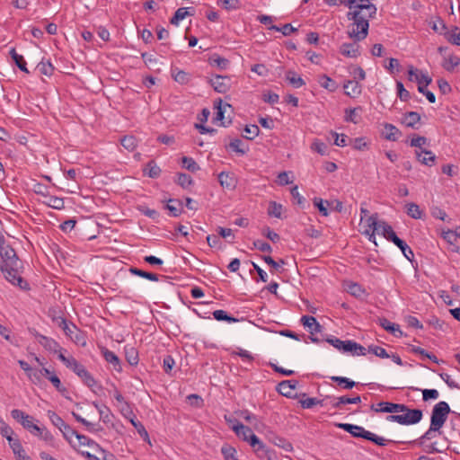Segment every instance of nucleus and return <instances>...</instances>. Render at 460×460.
I'll list each match as a JSON object with an SVG mask.
<instances>
[{
	"mask_svg": "<svg viewBox=\"0 0 460 460\" xmlns=\"http://www.w3.org/2000/svg\"><path fill=\"white\" fill-rule=\"evenodd\" d=\"M380 325L386 331L393 333L395 337H399L402 334L398 324L393 323L385 318L380 319Z\"/></svg>",
	"mask_w": 460,
	"mask_h": 460,
	"instance_id": "nucleus-37",
	"label": "nucleus"
},
{
	"mask_svg": "<svg viewBox=\"0 0 460 460\" xmlns=\"http://www.w3.org/2000/svg\"><path fill=\"white\" fill-rule=\"evenodd\" d=\"M37 68H38V70L40 71V74H42L44 75H47V76L51 75L53 71H54V67H53L52 64L49 61H47V62L41 61V62H40L38 66H37Z\"/></svg>",
	"mask_w": 460,
	"mask_h": 460,
	"instance_id": "nucleus-54",
	"label": "nucleus"
},
{
	"mask_svg": "<svg viewBox=\"0 0 460 460\" xmlns=\"http://www.w3.org/2000/svg\"><path fill=\"white\" fill-rule=\"evenodd\" d=\"M144 173L150 178H157L161 174V169L154 161H150L145 167Z\"/></svg>",
	"mask_w": 460,
	"mask_h": 460,
	"instance_id": "nucleus-42",
	"label": "nucleus"
},
{
	"mask_svg": "<svg viewBox=\"0 0 460 460\" xmlns=\"http://www.w3.org/2000/svg\"><path fill=\"white\" fill-rule=\"evenodd\" d=\"M47 206L55 209H62L65 207V201L62 198L48 195L43 201Z\"/></svg>",
	"mask_w": 460,
	"mask_h": 460,
	"instance_id": "nucleus-40",
	"label": "nucleus"
},
{
	"mask_svg": "<svg viewBox=\"0 0 460 460\" xmlns=\"http://www.w3.org/2000/svg\"><path fill=\"white\" fill-rule=\"evenodd\" d=\"M221 453L226 460H237L235 457L236 450L231 446H223L221 448Z\"/></svg>",
	"mask_w": 460,
	"mask_h": 460,
	"instance_id": "nucleus-58",
	"label": "nucleus"
},
{
	"mask_svg": "<svg viewBox=\"0 0 460 460\" xmlns=\"http://www.w3.org/2000/svg\"><path fill=\"white\" fill-rule=\"evenodd\" d=\"M345 290L356 297H361L366 295L365 288L358 283L353 281H345L344 282Z\"/></svg>",
	"mask_w": 460,
	"mask_h": 460,
	"instance_id": "nucleus-23",
	"label": "nucleus"
},
{
	"mask_svg": "<svg viewBox=\"0 0 460 460\" xmlns=\"http://www.w3.org/2000/svg\"><path fill=\"white\" fill-rule=\"evenodd\" d=\"M270 30L280 31L284 36H289L292 32L296 31V29L294 28L290 23L284 24L282 27L272 25L270 27Z\"/></svg>",
	"mask_w": 460,
	"mask_h": 460,
	"instance_id": "nucleus-60",
	"label": "nucleus"
},
{
	"mask_svg": "<svg viewBox=\"0 0 460 460\" xmlns=\"http://www.w3.org/2000/svg\"><path fill=\"white\" fill-rule=\"evenodd\" d=\"M250 446L253 448V451L260 458H267L270 459V453L271 451L267 447V446L260 440V438L257 437V442L253 443L252 442Z\"/></svg>",
	"mask_w": 460,
	"mask_h": 460,
	"instance_id": "nucleus-20",
	"label": "nucleus"
},
{
	"mask_svg": "<svg viewBox=\"0 0 460 460\" xmlns=\"http://www.w3.org/2000/svg\"><path fill=\"white\" fill-rule=\"evenodd\" d=\"M415 155L417 160L424 165L427 166H432L435 164L436 162V155L435 154L427 149H416L415 150Z\"/></svg>",
	"mask_w": 460,
	"mask_h": 460,
	"instance_id": "nucleus-15",
	"label": "nucleus"
},
{
	"mask_svg": "<svg viewBox=\"0 0 460 460\" xmlns=\"http://www.w3.org/2000/svg\"><path fill=\"white\" fill-rule=\"evenodd\" d=\"M30 332L37 339L38 342L47 350L53 352L58 356V354L63 353V348H61L58 342H57L54 339L42 335L35 330H30Z\"/></svg>",
	"mask_w": 460,
	"mask_h": 460,
	"instance_id": "nucleus-7",
	"label": "nucleus"
},
{
	"mask_svg": "<svg viewBox=\"0 0 460 460\" xmlns=\"http://www.w3.org/2000/svg\"><path fill=\"white\" fill-rule=\"evenodd\" d=\"M49 381L61 394L65 395L67 393V389L62 385L59 377L56 374L50 376Z\"/></svg>",
	"mask_w": 460,
	"mask_h": 460,
	"instance_id": "nucleus-63",
	"label": "nucleus"
},
{
	"mask_svg": "<svg viewBox=\"0 0 460 460\" xmlns=\"http://www.w3.org/2000/svg\"><path fill=\"white\" fill-rule=\"evenodd\" d=\"M460 65V57L450 54L443 58L442 66L445 70L452 72Z\"/></svg>",
	"mask_w": 460,
	"mask_h": 460,
	"instance_id": "nucleus-26",
	"label": "nucleus"
},
{
	"mask_svg": "<svg viewBox=\"0 0 460 460\" xmlns=\"http://www.w3.org/2000/svg\"><path fill=\"white\" fill-rule=\"evenodd\" d=\"M215 108L217 109V114H216V119L219 120L221 122L222 126H226L231 123V120H226L225 119V112L226 111V109H230L231 105L226 103L222 105V101L219 100V102L215 103Z\"/></svg>",
	"mask_w": 460,
	"mask_h": 460,
	"instance_id": "nucleus-28",
	"label": "nucleus"
},
{
	"mask_svg": "<svg viewBox=\"0 0 460 460\" xmlns=\"http://www.w3.org/2000/svg\"><path fill=\"white\" fill-rule=\"evenodd\" d=\"M324 400H318L314 397H307L300 400V404L304 409H311L315 405H323Z\"/></svg>",
	"mask_w": 460,
	"mask_h": 460,
	"instance_id": "nucleus-46",
	"label": "nucleus"
},
{
	"mask_svg": "<svg viewBox=\"0 0 460 460\" xmlns=\"http://www.w3.org/2000/svg\"><path fill=\"white\" fill-rule=\"evenodd\" d=\"M376 233L382 234L386 240L392 243L394 241V237H397L393 227L383 220L380 221Z\"/></svg>",
	"mask_w": 460,
	"mask_h": 460,
	"instance_id": "nucleus-25",
	"label": "nucleus"
},
{
	"mask_svg": "<svg viewBox=\"0 0 460 460\" xmlns=\"http://www.w3.org/2000/svg\"><path fill=\"white\" fill-rule=\"evenodd\" d=\"M190 15H193V10L190 11V8L188 7H180L175 11L174 15L172 17L170 22L177 26L181 21L184 20L187 16Z\"/></svg>",
	"mask_w": 460,
	"mask_h": 460,
	"instance_id": "nucleus-30",
	"label": "nucleus"
},
{
	"mask_svg": "<svg viewBox=\"0 0 460 460\" xmlns=\"http://www.w3.org/2000/svg\"><path fill=\"white\" fill-rule=\"evenodd\" d=\"M130 423L144 439H148L149 437L146 428L139 420H137V418L135 420H131Z\"/></svg>",
	"mask_w": 460,
	"mask_h": 460,
	"instance_id": "nucleus-62",
	"label": "nucleus"
},
{
	"mask_svg": "<svg viewBox=\"0 0 460 460\" xmlns=\"http://www.w3.org/2000/svg\"><path fill=\"white\" fill-rule=\"evenodd\" d=\"M450 412V407L448 403L445 401H440L436 403L432 409L431 416H430V424H432V429L438 427L441 429Z\"/></svg>",
	"mask_w": 460,
	"mask_h": 460,
	"instance_id": "nucleus-5",
	"label": "nucleus"
},
{
	"mask_svg": "<svg viewBox=\"0 0 460 460\" xmlns=\"http://www.w3.org/2000/svg\"><path fill=\"white\" fill-rule=\"evenodd\" d=\"M379 223L378 215L375 213L370 215L360 224L364 228L362 234L367 236L368 240L373 243H376V233L378 230Z\"/></svg>",
	"mask_w": 460,
	"mask_h": 460,
	"instance_id": "nucleus-8",
	"label": "nucleus"
},
{
	"mask_svg": "<svg viewBox=\"0 0 460 460\" xmlns=\"http://www.w3.org/2000/svg\"><path fill=\"white\" fill-rule=\"evenodd\" d=\"M420 120V116L418 112L409 111L406 112L402 119V123L408 128H414L415 125Z\"/></svg>",
	"mask_w": 460,
	"mask_h": 460,
	"instance_id": "nucleus-33",
	"label": "nucleus"
},
{
	"mask_svg": "<svg viewBox=\"0 0 460 460\" xmlns=\"http://www.w3.org/2000/svg\"><path fill=\"white\" fill-rule=\"evenodd\" d=\"M124 351L128 364L131 366L137 365L139 360L137 350L133 346L127 345L124 347Z\"/></svg>",
	"mask_w": 460,
	"mask_h": 460,
	"instance_id": "nucleus-36",
	"label": "nucleus"
},
{
	"mask_svg": "<svg viewBox=\"0 0 460 460\" xmlns=\"http://www.w3.org/2000/svg\"><path fill=\"white\" fill-rule=\"evenodd\" d=\"M58 359L71 371H73L82 382L88 386L94 394L102 390L101 384L95 380L93 375L77 361L73 356H66L64 353L58 354Z\"/></svg>",
	"mask_w": 460,
	"mask_h": 460,
	"instance_id": "nucleus-3",
	"label": "nucleus"
},
{
	"mask_svg": "<svg viewBox=\"0 0 460 460\" xmlns=\"http://www.w3.org/2000/svg\"><path fill=\"white\" fill-rule=\"evenodd\" d=\"M332 136L334 137V145L337 146H346L348 145L349 137L345 134H339L332 131Z\"/></svg>",
	"mask_w": 460,
	"mask_h": 460,
	"instance_id": "nucleus-59",
	"label": "nucleus"
},
{
	"mask_svg": "<svg viewBox=\"0 0 460 460\" xmlns=\"http://www.w3.org/2000/svg\"><path fill=\"white\" fill-rule=\"evenodd\" d=\"M11 416L17 421H19L22 426L26 429L32 435L36 436L37 433H40V429L41 427L34 423L33 417L26 414L22 410L14 409L11 411Z\"/></svg>",
	"mask_w": 460,
	"mask_h": 460,
	"instance_id": "nucleus-6",
	"label": "nucleus"
},
{
	"mask_svg": "<svg viewBox=\"0 0 460 460\" xmlns=\"http://www.w3.org/2000/svg\"><path fill=\"white\" fill-rule=\"evenodd\" d=\"M213 316L217 321H226L230 323L238 322V319L228 315L225 310L221 309L214 311Z\"/></svg>",
	"mask_w": 460,
	"mask_h": 460,
	"instance_id": "nucleus-48",
	"label": "nucleus"
},
{
	"mask_svg": "<svg viewBox=\"0 0 460 460\" xmlns=\"http://www.w3.org/2000/svg\"><path fill=\"white\" fill-rule=\"evenodd\" d=\"M177 183L183 189H187L193 183V180L186 173H178Z\"/></svg>",
	"mask_w": 460,
	"mask_h": 460,
	"instance_id": "nucleus-56",
	"label": "nucleus"
},
{
	"mask_svg": "<svg viewBox=\"0 0 460 460\" xmlns=\"http://www.w3.org/2000/svg\"><path fill=\"white\" fill-rule=\"evenodd\" d=\"M360 41L352 40L351 42H344L339 47V52L346 58H357L361 55Z\"/></svg>",
	"mask_w": 460,
	"mask_h": 460,
	"instance_id": "nucleus-9",
	"label": "nucleus"
},
{
	"mask_svg": "<svg viewBox=\"0 0 460 460\" xmlns=\"http://www.w3.org/2000/svg\"><path fill=\"white\" fill-rule=\"evenodd\" d=\"M318 82L323 88L328 90L329 92L333 93L338 89L337 83L326 75H320Z\"/></svg>",
	"mask_w": 460,
	"mask_h": 460,
	"instance_id": "nucleus-35",
	"label": "nucleus"
},
{
	"mask_svg": "<svg viewBox=\"0 0 460 460\" xmlns=\"http://www.w3.org/2000/svg\"><path fill=\"white\" fill-rule=\"evenodd\" d=\"M338 428L349 432L355 438H362L367 439V436L370 435V431L366 430L363 427L353 425L349 423H338Z\"/></svg>",
	"mask_w": 460,
	"mask_h": 460,
	"instance_id": "nucleus-12",
	"label": "nucleus"
},
{
	"mask_svg": "<svg viewBox=\"0 0 460 460\" xmlns=\"http://www.w3.org/2000/svg\"><path fill=\"white\" fill-rule=\"evenodd\" d=\"M344 93L350 98H357L362 93L361 84L355 80H348L343 84Z\"/></svg>",
	"mask_w": 460,
	"mask_h": 460,
	"instance_id": "nucleus-18",
	"label": "nucleus"
},
{
	"mask_svg": "<svg viewBox=\"0 0 460 460\" xmlns=\"http://www.w3.org/2000/svg\"><path fill=\"white\" fill-rule=\"evenodd\" d=\"M361 402V398L359 395H357L355 397L349 398L347 396H340V397H333L332 398L331 404L332 408L335 409H341V405L343 404H357Z\"/></svg>",
	"mask_w": 460,
	"mask_h": 460,
	"instance_id": "nucleus-21",
	"label": "nucleus"
},
{
	"mask_svg": "<svg viewBox=\"0 0 460 460\" xmlns=\"http://www.w3.org/2000/svg\"><path fill=\"white\" fill-rule=\"evenodd\" d=\"M314 205L319 209L320 213L323 217H327L329 215V211L327 207L329 206V202L327 200H323L319 198H315L314 199Z\"/></svg>",
	"mask_w": 460,
	"mask_h": 460,
	"instance_id": "nucleus-52",
	"label": "nucleus"
},
{
	"mask_svg": "<svg viewBox=\"0 0 460 460\" xmlns=\"http://www.w3.org/2000/svg\"><path fill=\"white\" fill-rule=\"evenodd\" d=\"M367 350L381 358H390V355L386 352V350L384 348L379 347V346L371 345L368 347V349Z\"/></svg>",
	"mask_w": 460,
	"mask_h": 460,
	"instance_id": "nucleus-55",
	"label": "nucleus"
},
{
	"mask_svg": "<svg viewBox=\"0 0 460 460\" xmlns=\"http://www.w3.org/2000/svg\"><path fill=\"white\" fill-rule=\"evenodd\" d=\"M210 84L214 90L220 93H225L229 90V78L226 76L215 75L210 79Z\"/></svg>",
	"mask_w": 460,
	"mask_h": 460,
	"instance_id": "nucleus-17",
	"label": "nucleus"
},
{
	"mask_svg": "<svg viewBox=\"0 0 460 460\" xmlns=\"http://www.w3.org/2000/svg\"><path fill=\"white\" fill-rule=\"evenodd\" d=\"M431 28L434 31L443 36L445 35V32L447 31V29L444 21L440 18H437L435 21L432 22Z\"/></svg>",
	"mask_w": 460,
	"mask_h": 460,
	"instance_id": "nucleus-53",
	"label": "nucleus"
},
{
	"mask_svg": "<svg viewBox=\"0 0 460 460\" xmlns=\"http://www.w3.org/2000/svg\"><path fill=\"white\" fill-rule=\"evenodd\" d=\"M268 215L276 218H281L283 213V206L276 201H270L268 207Z\"/></svg>",
	"mask_w": 460,
	"mask_h": 460,
	"instance_id": "nucleus-41",
	"label": "nucleus"
},
{
	"mask_svg": "<svg viewBox=\"0 0 460 460\" xmlns=\"http://www.w3.org/2000/svg\"><path fill=\"white\" fill-rule=\"evenodd\" d=\"M233 430L238 438H242L243 441L248 442L249 444L252 442H257V436L253 433L252 429L241 422L234 424L233 426Z\"/></svg>",
	"mask_w": 460,
	"mask_h": 460,
	"instance_id": "nucleus-11",
	"label": "nucleus"
},
{
	"mask_svg": "<svg viewBox=\"0 0 460 460\" xmlns=\"http://www.w3.org/2000/svg\"><path fill=\"white\" fill-rule=\"evenodd\" d=\"M218 4L226 10H237L241 4L239 0H219Z\"/></svg>",
	"mask_w": 460,
	"mask_h": 460,
	"instance_id": "nucleus-51",
	"label": "nucleus"
},
{
	"mask_svg": "<svg viewBox=\"0 0 460 460\" xmlns=\"http://www.w3.org/2000/svg\"><path fill=\"white\" fill-rule=\"evenodd\" d=\"M9 54L12 58V59L14 61L15 65L22 71V72H25V73H29V70L27 68V63L24 59V58L18 54L15 50L14 48H12L9 51Z\"/></svg>",
	"mask_w": 460,
	"mask_h": 460,
	"instance_id": "nucleus-34",
	"label": "nucleus"
},
{
	"mask_svg": "<svg viewBox=\"0 0 460 460\" xmlns=\"http://www.w3.org/2000/svg\"><path fill=\"white\" fill-rule=\"evenodd\" d=\"M444 37L451 44L460 46V28L456 26L447 28Z\"/></svg>",
	"mask_w": 460,
	"mask_h": 460,
	"instance_id": "nucleus-31",
	"label": "nucleus"
},
{
	"mask_svg": "<svg viewBox=\"0 0 460 460\" xmlns=\"http://www.w3.org/2000/svg\"><path fill=\"white\" fill-rule=\"evenodd\" d=\"M400 404L401 403L390 402H380L377 404H372L370 409L375 412L397 413L398 410L402 409Z\"/></svg>",
	"mask_w": 460,
	"mask_h": 460,
	"instance_id": "nucleus-14",
	"label": "nucleus"
},
{
	"mask_svg": "<svg viewBox=\"0 0 460 460\" xmlns=\"http://www.w3.org/2000/svg\"><path fill=\"white\" fill-rule=\"evenodd\" d=\"M0 433L3 437H4L7 439L8 443H10L11 441H13V439H14V438H13L14 432H13V429L10 426H8L5 422L3 423V425H1Z\"/></svg>",
	"mask_w": 460,
	"mask_h": 460,
	"instance_id": "nucleus-61",
	"label": "nucleus"
},
{
	"mask_svg": "<svg viewBox=\"0 0 460 460\" xmlns=\"http://www.w3.org/2000/svg\"><path fill=\"white\" fill-rule=\"evenodd\" d=\"M298 382L296 380H284L278 385V392L288 398L294 397V391Z\"/></svg>",
	"mask_w": 460,
	"mask_h": 460,
	"instance_id": "nucleus-16",
	"label": "nucleus"
},
{
	"mask_svg": "<svg viewBox=\"0 0 460 460\" xmlns=\"http://www.w3.org/2000/svg\"><path fill=\"white\" fill-rule=\"evenodd\" d=\"M102 354L104 359L111 364L116 371L120 372L122 370L120 360L113 351L104 348L102 349Z\"/></svg>",
	"mask_w": 460,
	"mask_h": 460,
	"instance_id": "nucleus-24",
	"label": "nucleus"
},
{
	"mask_svg": "<svg viewBox=\"0 0 460 460\" xmlns=\"http://www.w3.org/2000/svg\"><path fill=\"white\" fill-rule=\"evenodd\" d=\"M331 379L333 382H336L343 389H352L356 385V383L348 377L333 376H331Z\"/></svg>",
	"mask_w": 460,
	"mask_h": 460,
	"instance_id": "nucleus-45",
	"label": "nucleus"
},
{
	"mask_svg": "<svg viewBox=\"0 0 460 460\" xmlns=\"http://www.w3.org/2000/svg\"><path fill=\"white\" fill-rule=\"evenodd\" d=\"M0 257L2 259L1 270L6 280L22 289H26L28 284L21 276L22 264L15 251L5 243L4 237H0Z\"/></svg>",
	"mask_w": 460,
	"mask_h": 460,
	"instance_id": "nucleus-1",
	"label": "nucleus"
},
{
	"mask_svg": "<svg viewBox=\"0 0 460 460\" xmlns=\"http://www.w3.org/2000/svg\"><path fill=\"white\" fill-rule=\"evenodd\" d=\"M301 322L303 325L308 329L309 332L312 334L311 340L314 342H317L318 339L314 338L313 335L315 333L321 332L322 326L320 323L316 321V319L314 316L309 315H304L301 318Z\"/></svg>",
	"mask_w": 460,
	"mask_h": 460,
	"instance_id": "nucleus-13",
	"label": "nucleus"
},
{
	"mask_svg": "<svg viewBox=\"0 0 460 460\" xmlns=\"http://www.w3.org/2000/svg\"><path fill=\"white\" fill-rule=\"evenodd\" d=\"M129 271L133 275H136V276L146 279L151 280V281H157L158 280V276L156 274L151 273V272H146V271H144V270H139L137 268H130Z\"/></svg>",
	"mask_w": 460,
	"mask_h": 460,
	"instance_id": "nucleus-47",
	"label": "nucleus"
},
{
	"mask_svg": "<svg viewBox=\"0 0 460 460\" xmlns=\"http://www.w3.org/2000/svg\"><path fill=\"white\" fill-rule=\"evenodd\" d=\"M407 215L414 219L422 218L423 212L416 203H409L406 205Z\"/></svg>",
	"mask_w": 460,
	"mask_h": 460,
	"instance_id": "nucleus-44",
	"label": "nucleus"
},
{
	"mask_svg": "<svg viewBox=\"0 0 460 460\" xmlns=\"http://www.w3.org/2000/svg\"><path fill=\"white\" fill-rule=\"evenodd\" d=\"M311 150L314 152L318 153L321 155H327V146L326 145L319 140L314 139L311 145Z\"/></svg>",
	"mask_w": 460,
	"mask_h": 460,
	"instance_id": "nucleus-50",
	"label": "nucleus"
},
{
	"mask_svg": "<svg viewBox=\"0 0 460 460\" xmlns=\"http://www.w3.org/2000/svg\"><path fill=\"white\" fill-rule=\"evenodd\" d=\"M401 131L393 124L385 123L382 136L389 141H396L401 136Z\"/></svg>",
	"mask_w": 460,
	"mask_h": 460,
	"instance_id": "nucleus-19",
	"label": "nucleus"
},
{
	"mask_svg": "<svg viewBox=\"0 0 460 460\" xmlns=\"http://www.w3.org/2000/svg\"><path fill=\"white\" fill-rule=\"evenodd\" d=\"M181 163L182 166L190 172H195L199 170V164L191 157L183 156Z\"/></svg>",
	"mask_w": 460,
	"mask_h": 460,
	"instance_id": "nucleus-49",
	"label": "nucleus"
},
{
	"mask_svg": "<svg viewBox=\"0 0 460 460\" xmlns=\"http://www.w3.org/2000/svg\"><path fill=\"white\" fill-rule=\"evenodd\" d=\"M428 144V139L425 137L414 136L410 142L411 146L417 149H423L422 146Z\"/></svg>",
	"mask_w": 460,
	"mask_h": 460,
	"instance_id": "nucleus-64",
	"label": "nucleus"
},
{
	"mask_svg": "<svg viewBox=\"0 0 460 460\" xmlns=\"http://www.w3.org/2000/svg\"><path fill=\"white\" fill-rule=\"evenodd\" d=\"M166 208L170 211V215L174 217H179L182 212L181 202L178 199H169Z\"/></svg>",
	"mask_w": 460,
	"mask_h": 460,
	"instance_id": "nucleus-39",
	"label": "nucleus"
},
{
	"mask_svg": "<svg viewBox=\"0 0 460 460\" xmlns=\"http://www.w3.org/2000/svg\"><path fill=\"white\" fill-rule=\"evenodd\" d=\"M408 75L410 81H415L420 85H429L432 79L427 71H422L415 68L413 66H409Z\"/></svg>",
	"mask_w": 460,
	"mask_h": 460,
	"instance_id": "nucleus-10",
	"label": "nucleus"
},
{
	"mask_svg": "<svg viewBox=\"0 0 460 460\" xmlns=\"http://www.w3.org/2000/svg\"><path fill=\"white\" fill-rule=\"evenodd\" d=\"M286 80L295 88H300L305 84L304 79L295 71H288L286 73Z\"/></svg>",
	"mask_w": 460,
	"mask_h": 460,
	"instance_id": "nucleus-32",
	"label": "nucleus"
},
{
	"mask_svg": "<svg viewBox=\"0 0 460 460\" xmlns=\"http://www.w3.org/2000/svg\"><path fill=\"white\" fill-rule=\"evenodd\" d=\"M393 243L402 251L404 257L411 261L414 254L410 246L398 236L394 237V241Z\"/></svg>",
	"mask_w": 460,
	"mask_h": 460,
	"instance_id": "nucleus-38",
	"label": "nucleus"
},
{
	"mask_svg": "<svg viewBox=\"0 0 460 460\" xmlns=\"http://www.w3.org/2000/svg\"><path fill=\"white\" fill-rule=\"evenodd\" d=\"M402 409L398 410L397 413L400 414H391L386 416L385 420L388 422H396L400 425L409 426L419 423L422 417L423 413L421 410L419 409H410L405 404H400Z\"/></svg>",
	"mask_w": 460,
	"mask_h": 460,
	"instance_id": "nucleus-4",
	"label": "nucleus"
},
{
	"mask_svg": "<svg viewBox=\"0 0 460 460\" xmlns=\"http://www.w3.org/2000/svg\"><path fill=\"white\" fill-rule=\"evenodd\" d=\"M361 11H349L346 14L349 22L347 27L348 37L355 40H364L368 35L369 21L376 14V6L361 7Z\"/></svg>",
	"mask_w": 460,
	"mask_h": 460,
	"instance_id": "nucleus-2",
	"label": "nucleus"
},
{
	"mask_svg": "<svg viewBox=\"0 0 460 460\" xmlns=\"http://www.w3.org/2000/svg\"><path fill=\"white\" fill-rule=\"evenodd\" d=\"M120 143L122 146L129 152H133L137 146V139L131 135L123 137Z\"/></svg>",
	"mask_w": 460,
	"mask_h": 460,
	"instance_id": "nucleus-43",
	"label": "nucleus"
},
{
	"mask_svg": "<svg viewBox=\"0 0 460 460\" xmlns=\"http://www.w3.org/2000/svg\"><path fill=\"white\" fill-rule=\"evenodd\" d=\"M341 4L346 5L350 11H361V6H376L374 4L370 3V0H341Z\"/></svg>",
	"mask_w": 460,
	"mask_h": 460,
	"instance_id": "nucleus-27",
	"label": "nucleus"
},
{
	"mask_svg": "<svg viewBox=\"0 0 460 460\" xmlns=\"http://www.w3.org/2000/svg\"><path fill=\"white\" fill-rule=\"evenodd\" d=\"M344 352H350L353 356H365L367 349L353 341H347Z\"/></svg>",
	"mask_w": 460,
	"mask_h": 460,
	"instance_id": "nucleus-29",
	"label": "nucleus"
},
{
	"mask_svg": "<svg viewBox=\"0 0 460 460\" xmlns=\"http://www.w3.org/2000/svg\"><path fill=\"white\" fill-rule=\"evenodd\" d=\"M218 181L222 188L227 190H234L235 188L236 181L234 175L227 172H221L218 174Z\"/></svg>",
	"mask_w": 460,
	"mask_h": 460,
	"instance_id": "nucleus-22",
	"label": "nucleus"
},
{
	"mask_svg": "<svg viewBox=\"0 0 460 460\" xmlns=\"http://www.w3.org/2000/svg\"><path fill=\"white\" fill-rule=\"evenodd\" d=\"M260 133V128L257 125H247L244 128L243 137L247 139H253Z\"/></svg>",
	"mask_w": 460,
	"mask_h": 460,
	"instance_id": "nucleus-57",
	"label": "nucleus"
}]
</instances>
